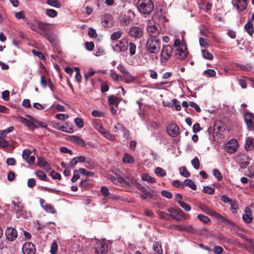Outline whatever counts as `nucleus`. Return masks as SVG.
Returning a JSON list of instances; mask_svg holds the SVG:
<instances>
[{
    "label": "nucleus",
    "instance_id": "nucleus-42",
    "mask_svg": "<svg viewBox=\"0 0 254 254\" xmlns=\"http://www.w3.org/2000/svg\"><path fill=\"white\" fill-rule=\"evenodd\" d=\"M46 35H45L43 37L46 38L51 43H53L56 41V36L54 34L52 33L51 31Z\"/></svg>",
    "mask_w": 254,
    "mask_h": 254
},
{
    "label": "nucleus",
    "instance_id": "nucleus-25",
    "mask_svg": "<svg viewBox=\"0 0 254 254\" xmlns=\"http://www.w3.org/2000/svg\"><path fill=\"white\" fill-rule=\"evenodd\" d=\"M254 148V138L248 137L246 140L245 148L246 150H252Z\"/></svg>",
    "mask_w": 254,
    "mask_h": 254
},
{
    "label": "nucleus",
    "instance_id": "nucleus-1",
    "mask_svg": "<svg viewBox=\"0 0 254 254\" xmlns=\"http://www.w3.org/2000/svg\"><path fill=\"white\" fill-rule=\"evenodd\" d=\"M174 46L177 48L175 54L176 58L181 60L185 59L188 56V52L184 40L181 41L179 38L176 39L174 43Z\"/></svg>",
    "mask_w": 254,
    "mask_h": 254
},
{
    "label": "nucleus",
    "instance_id": "nucleus-21",
    "mask_svg": "<svg viewBox=\"0 0 254 254\" xmlns=\"http://www.w3.org/2000/svg\"><path fill=\"white\" fill-rule=\"evenodd\" d=\"M243 220L247 223L252 222L253 216L250 209L247 208L245 209V214L243 215Z\"/></svg>",
    "mask_w": 254,
    "mask_h": 254
},
{
    "label": "nucleus",
    "instance_id": "nucleus-64",
    "mask_svg": "<svg viewBox=\"0 0 254 254\" xmlns=\"http://www.w3.org/2000/svg\"><path fill=\"white\" fill-rule=\"evenodd\" d=\"M31 153V151L29 149H25L22 152V158L25 161L29 158Z\"/></svg>",
    "mask_w": 254,
    "mask_h": 254
},
{
    "label": "nucleus",
    "instance_id": "nucleus-43",
    "mask_svg": "<svg viewBox=\"0 0 254 254\" xmlns=\"http://www.w3.org/2000/svg\"><path fill=\"white\" fill-rule=\"evenodd\" d=\"M197 218L201 222H202V223H203L204 224H207V223H209L210 221L209 217H208L207 216H206L203 214H198L197 216Z\"/></svg>",
    "mask_w": 254,
    "mask_h": 254
},
{
    "label": "nucleus",
    "instance_id": "nucleus-6",
    "mask_svg": "<svg viewBox=\"0 0 254 254\" xmlns=\"http://www.w3.org/2000/svg\"><path fill=\"white\" fill-rule=\"evenodd\" d=\"M112 47L115 52H124L127 49L128 42L126 39H122L119 41L113 42Z\"/></svg>",
    "mask_w": 254,
    "mask_h": 254
},
{
    "label": "nucleus",
    "instance_id": "nucleus-40",
    "mask_svg": "<svg viewBox=\"0 0 254 254\" xmlns=\"http://www.w3.org/2000/svg\"><path fill=\"white\" fill-rule=\"evenodd\" d=\"M14 129L13 127H9L6 128L4 130H0V136L4 138L6 135L11 132H12Z\"/></svg>",
    "mask_w": 254,
    "mask_h": 254
},
{
    "label": "nucleus",
    "instance_id": "nucleus-7",
    "mask_svg": "<svg viewBox=\"0 0 254 254\" xmlns=\"http://www.w3.org/2000/svg\"><path fill=\"white\" fill-rule=\"evenodd\" d=\"M173 48L169 45L164 46L160 54V61L161 63H166L171 58L173 54Z\"/></svg>",
    "mask_w": 254,
    "mask_h": 254
},
{
    "label": "nucleus",
    "instance_id": "nucleus-48",
    "mask_svg": "<svg viewBox=\"0 0 254 254\" xmlns=\"http://www.w3.org/2000/svg\"><path fill=\"white\" fill-rule=\"evenodd\" d=\"M179 171L180 174L185 177L188 178L190 176V174L188 172L186 168L184 166L181 167Z\"/></svg>",
    "mask_w": 254,
    "mask_h": 254
},
{
    "label": "nucleus",
    "instance_id": "nucleus-19",
    "mask_svg": "<svg viewBox=\"0 0 254 254\" xmlns=\"http://www.w3.org/2000/svg\"><path fill=\"white\" fill-rule=\"evenodd\" d=\"M176 230H180L188 233H193L194 232V230L191 225H177L175 226Z\"/></svg>",
    "mask_w": 254,
    "mask_h": 254
},
{
    "label": "nucleus",
    "instance_id": "nucleus-55",
    "mask_svg": "<svg viewBox=\"0 0 254 254\" xmlns=\"http://www.w3.org/2000/svg\"><path fill=\"white\" fill-rule=\"evenodd\" d=\"M103 135L106 137V138L111 140L113 141L115 140V136L114 135L111 134L110 132L106 130L105 132H103Z\"/></svg>",
    "mask_w": 254,
    "mask_h": 254
},
{
    "label": "nucleus",
    "instance_id": "nucleus-29",
    "mask_svg": "<svg viewBox=\"0 0 254 254\" xmlns=\"http://www.w3.org/2000/svg\"><path fill=\"white\" fill-rule=\"evenodd\" d=\"M141 179L149 183H154L156 182V180L149 176L148 174H142L141 175Z\"/></svg>",
    "mask_w": 254,
    "mask_h": 254
},
{
    "label": "nucleus",
    "instance_id": "nucleus-47",
    "mask_svg": "<svg viewBox=\"0 0 254 254\" xmlns=\"http://www.w3.org/2000/svg\"><path fill=\"white\" fill-rule=\"evenodd\" d=\"M213 175L218 180L221 181L223 179V176L221 172L218 169H214L212 171Z\"/></svg>",
    "mask_w": 254,
    "mask_h": 254
},
{
    "label": "nucleus",
    "instance_id": "nucleus-32",
    "mask_svg": "<svg viewBox=\"0 0 254 254\" xmlns=\"http://www.w3.org/2000/svg\"><path fill=\"white\" fill-rule=\"evenodd\" d=\"M22 123L26 126H27L30 129L32 130H33L36 126L34 123V120H33V122H32L26 119H24L22 121Z\"/></svg>",
    "mask_w": 254,
    "mask_h": 254
},
{
    "label": "nucleus",
    "instance_id": "nucleus-54",
    "mask_svg": "<svg viewBox=\"0 0 254 254\" xmlns=\"http://www.w3.org/2000/svg\"><path fill=\"white\" fill-rule=\"evenodd\" d=\"M9 145V142L4 138L0 136V147L7 148Z\"/></svg>",
    "mask_w": 254,
    "mask_h": 254
},
{
    "label": "nucleus",
    "instance_id": "nucleus-27",
    "mask_svg": "<svg viewBox=\"0 0 254 254\" xmlns=\"http://www.w3.org/2000/svg\"><path fill=\"white\" fill-rule=\"evenodd\" d=\"M35 175L41 181L48 182L49 181L47 175L42 171H37Z\"/></svg>",
    "mask_w": 254,
    "mask_h": 254
},
{
    "label": "nucleus",
    "instance_id": "nucleus-50",
    "mask_svg": "<svg viewBox=\"0 0 254 254\" xmlns=\"http://www.w3.org/2000/svg\"><path fill=\"white\" fill-rule=\"evenodd\" d=\"M46 13L48 16L52 18L56 17L58 15V12L53 9H47Z\"/></svg>",
    "mask_w": 254,
    "mask_h": 254
},
{
    "label": "nucleus",
    "instance_id": "nucleus-46",
    "mask_svg": "<svg viewBox=\"0 0 254 254\" xmlns=\"http://www.w3.org/2000/svg\"><path fill=\"white\" fill-rule=\"evenodd\" d=\"M42 207L45 209V210L48 213L54 214L56 212L55 209L52 205L48 204L46 205H42Z\"/></svg>",
    "mask_w": 254,
    "mask_h": 254
},
{
    "label": "nucleus",
    "instance_id": "nucleus-23",
    "mask_svg": "<svg viewBox=\"0 0 254 254\" xmlns=\"http://www.w3.org/2000/svg\"><path fill=\"white\" fill-rule=\"evenodd\" d=\"M70 139L72 142L76 143L81 146H85L84 141L80 136L72 135L70 136Z\"/></svg>",
    "mask_w": 254,
    "mask_h": 254
},
{
    "label": "nucleus",
    "instance_id": "nucleus-28",
    "mask_svg": "<svg viewBox=\"0 0 254 254\" xmlns=\"http://www.w3.org/2000/svg\"><path fill=\"white\" fill-rule=\"evenodd\" d=\"M123 161L125 163L131 164L134 162V159L132 155L126 153L124 154Z\"/></svg>",
    "mask_w": 254,
    "mask_h": 254
},
{
    "label": "nucleus",
    "instance_id": "nucleus-31",
    "mask_svg": "<svg viewBox=\"0 0 254 254\" xmlns=\"http://www.w3.org/2000/svg\"><path fill=\"white\" fill-rule=\"evenodd\" d=\"M108 101L109 104V105L113 106L114 105L117 106L120 102V101L118 99V98L114 95L110 96L108 98Z\"/></svg>",
    "mask_w": 254,
    "mask_h": 254
},
{
    "label": "nucleus",
    "instance_id": "nucleus-5",
    "mask_svg": "<svg viewBox=\"0 0 254 254\" xmlns=\"http://www.w3.org/2000/svg\"><path fill=\"white\" fill-rule=\"evenodd\" d=\"M168 212L172 218L178 221H183L188 219L187 214L180 208L173 209L171 208L168 209Z\"/></svg>",
    "mask_w": 254,
    "mask_h": 254
},
{
    "label": "nucleus",
    "instance_id": "nucleus-24",
    "mask_svg": "<svg viewBox=\"0 0 254 254\" xmlns=\"http://www.w3.org/2000/svg\"><path fill=\"white\" fill-rule=\"evenodd\" d=\"M245 30L251 36L254 33V27L251 20H249L244 26Z\"/></svg>",
    "mask_w": 254,
    "mask_h": 254
},
{
    "label": "nucleus",
    "instance_id": "nucleus-49",
    "mask_svg": "<svg viewBox=\"0 0 254 254\" xmlns=\"http://www.w3.org/2000/svg\"><path fill=\"white\" fill-rule=\"evenodd\" d=\"M178 203L185 211H190L191 210V207L189 204L182 200H178Z\"/></svg>",
    "mask_w": 254,
    "mask_h": 254
},
{
    "label": "nucleus",
    "instance_id": "nucleus-18",
    "mask_svg": "<svg viewBox=\"0 0 254 254\" xmlns=\"http://www.w3.org/2000/svg\"><path fill=\"white\" fill-rule=\"evenodd\" d=\"M141 191L143 193L141 197L143 199H144L147 198L148 197L154 198L156 196V193L153 190H150L148 191L145 189L144 188H142L141 190Z\"/></svg>",
    "mask_w": 254,
    "mask_h": 254
},
{
    "label": "nucleus",
    "instance_id": "nucleus-17",
    "mask_svg": "<svg viewBox=\"0 0 254 254\" xmlns=\"http://www.w3.org/2000/svg\"><path fill=\"white\" fill-rule=\"evenodd\" d=\"M108 250V245L104 242H98L96 244V253L97 254H105Z\"/></svg>",
    "mask_w": 254,
    "mask_h": 254
},
{
    "label": "nucleus",
    "instance_id": "nucleus-60",
    "mask_svg": "<svg viewBox=\"0 0 254 254\" xmlns=\"http://www.w3.org/2000/svg\"><path fill=\"white\" fill-rule=\"evenodd\" d=\"M74 123L76 126L79 128H82L84 126V122L82 120L79 118H76L74 119Z\"/></svg>",
    "mask_w": 254,
    "mask_h": 254
},
{
    "label": "nucleus",
    "instance_id": "nucleus-37",
    "mask_svg": "<svg viewBox=\"0 0 254 254\" xmlns=\"http://www.w3.org/2000/svg\"><path fill=\"white\" fill-rule=\"evenodd\" d=\"M231 210L234 213H237L238 209V202L236 200H233L230 203Z\"/></svg>",
    "mask_w": 254,
    "mask_h": 254
},
{
    "label": "nucleus",
    "instance_id": "nucleus-16",
    "mask_svg": "<svg viewBox=\"0 0 254 254\" xmlns=\"http://www.w3.org/2000/svg\"><path fill=\"white\" fill-rule=\"evenodd\" d=\"M143 30L139 27L134 26L131 27L129 31V35L133 38H138L143 35Z\"/></svg>",
    "mask_w": 254,
    "mask_h": 254
},
{
    "label": "nucleus",
    "instance_id": "nucleus-56",
    "mask_svg": "<svg viewBox=\"0 0 254 254\" xmlns=\"http://www.w3.org/2000/svg\"><path fill=\"white\" fill-rule=\"evenodd\" d=\"M191 164L196 169H198L200 166L199 161L197 157H194L191 161Z\"/></svg>",
    "mask_w": 254,
    "mask_h": 254
},
{
    "label": "nucleus",
    "instance_id": "nucleus-14",
    "mask_svg": "<svg viewBox=\"0 0 254 254\" xmlns=\"http://www.w3.org/2000/svg\"><path fill=\"white\" fill-rule=\"evenodd\" d=\"M244 120L248 129L250 130L254 129V116L251 113H247L244 115Z\"/></svg>",
    "mask_w": 254,
    "mask_h": 254
},
{
    "label": "nucleus",
    "instance_id": "nucleus-12",
    "mask_svg": "<svg viewBox=\"0 0 254 254\" xmlns=\"http://www.w3.org/2000/svg\"><path fill=\"white\" fill-rule=\"evenodd\" d=\"M5 235L8 241L13 242L17 238L18 234L16 229L9 227L6 229Z\"/></svg>",
    "mask_w": 254,
    "mask_h": 254
},
{
    "label": "nucleus",
    "instance_id": "nucleus-34",
    "mask_svg": "<svg viewBox=\"0 0 254 254\" xmlns=\"http://www.w3.org/2000/svg\"><path fill=\"white\" fill-rule=\"evenodd\" d=\"M184 185L185 186L190 187L192 190H196L197 187H196V185L190 179H186L184 181Z\"/></svg>",
    "mask_w": 254,
    "mask_h": 254
},
{
    "label": "nucleus",
    "instance_id": "nucleus-53",
    "mask_svg": "<svg viewBox=\"0 0 254 254\" xmlns=\"http://www.w3.org/2000/svg\"><path fill=\"white\" fill-rule=\"evenodd\" d=\"M15 17L16 19H24L25 18V12L24 11H20L14 13Z\"/></svg>",
    "mask_w": 254,
    "mask_h": 254
},
{
    "label": "nucleus",
    "instance_id": "nucleus-22",
    "mask_svg": "<svg viewBox=\"0 0 254 254\" xmlns=\"http://www.w3.org/2000/svg\"><path fill=\"white\" fill-rule=\"evenodd\" d=\"M131 21V17L128 14H124L120 18V22L123 26H127L130 24Z\"/></svg>",
    "mask_w": 254,
    "mask_h": 254
},
{
    "label": "nucleus",
    "instance_id": "nucleus-62",
    "mask_svg": "<svg viewBox=\"0 0 254 254\" xmlns=\"http://www.w3.org/2000/svg\"><path fill=\"white\" fill-rule=\"evenodd\" d=\"M85 47L87 50L91 51L94 48V44L93 42H87L85 43Z\"/></svg>",
    "mask_w": 254,
    "mask_h": 254
},
{
    "label": "nucleus",
    "instance_id": "nucleus-44",
    "mask_svg": "<svg viewBox=\"0 0 254 254\" xmlns=\"http://www.w3.org/2000/svg\"><path fill=\"white\" fill-rule=\"evenodd\" d=\"M203 58L205 59L211 60L213 58V55L207 50H202Z\"/></svg>",
    "mask_w": 254,
    "mask_h": 254
},
{
    "label": "nucleus",
    "instance_id": "nucleus-33",
    "mask_svg": "<svg viewBox=\"0 0 254 254\" xmlns=\"http://www.w3.org/2000/svg\"><path fill=\"white\" fill-rule=\"evenodd\" d=\"M153 249L154 251L153 254H162L163 253V251L161 246L158 242H156L154 243Z\"/></svg>",
    "mask_w": 254,
    "mask_h": 254
},
{
    "label": "nucleus",
    "instance_id": "nucleus-3",
    "mask_svg": "<svg viewBox=\"0 0 254 254\" xmlns=\"http://www.w3.org/2000/svg\"><path fill=\"white\" fill-rule=\"evenodd\" d=\"M146 48L151 53H158L161 48V42L156 38H149L146 43Z\"/></svg>",
    "mask_w": 254,
    "mask_h": 254
},
{
    "label": "nucleus",
    "instance_id": "nucleus-61",
    "mask_svg": "<svg viewBox=\"0 0 254 254\" xmlns=\"http://www.w3.org/2000/svg\"><path fill=\"white\" fill-rule=\"evenodd\" d=\"M74 69L75 71H76L75 78L78 82H80L81 81V78H82V76H81V75L80 72V69L78 67H75L74 68Z\"/></svg>",
    "mask_w": 254,
    "mask_h": 254
},
{
    "label": "nucleus",
    "instance_id": "nucleus-57",
    "mask_svg": "<svg viewBox=\"0 0 254 254\" xmlns=\"http://www.w3.org/2000/svg\"><path fill=\"white\" fill-rule=\"evenodd\" d=\"M88 34L92 38H96L97 37V34L95 29L91 27L89 29Z\"/></svg>",
    "mask_w": 254,
    "mask_h": 254
},
{
    "label": "nucleus",
    "instance_id": "nucleus-38",
    "mask_svg": "<svg viewBox=\"0 0 254 254\" xmlns=\"http://www.w3.org/2000/svg\"><path fill=\"white\" fill-rule=\"evenodd\" d=\"M47 3L56 8H60L61 6V3L58 0H47Z\"/></svg>",
    "mask_w": 254,
    "mask_h": 254
},
{
    "label": "nucleus",
    "instance_id": "nucleus-26",
    "mask_svg": "<svg viewBox=\"0 0 254 254\" xmlns=\"http://www.w3.org/2000/svg\"><path fill=\"white\" fill-rule=\"evenodd\" d=\"M123 75V80H124L126 83H129L135 80V77L132 76L127 70Z\"/></svg>",
    "mask_w": 254,
    "mask_h": 254
},
{
    "label": "nucleus",
    "instance_id": "nucleus-45",
    "mask_svg": "<svg viewBox=\"0 0 254 254\" xmlns=\"http://www.w3.org/2000/svg\"><path fill=\"white\" fill-rule=\"evenodd\" d=\"M122 35V32L121 31H118L114 32L111 36V39L113 41H116L120 38Z\"/></svg>",
    "mask_w": 254,
    "mask_h": 254
},
{
    "label": "nucleus",
    "instance_id": "nucleus-13",
    "mask_svg": "<svg viewBox=\"0 0 254 254\" xmlns=\"http://www.w3.org/2000/svg\"><path fill=\"white\" fill-rule=\"evenodd\" d=\"M23 254H35L36 248L35 245L31 242L25 243L22 247Z\"/></svg>",
    "mask_w": 254,
    "mask_h": 254
},
{
    "label": "nucleus",
    "instance_id": "nucleus-41",
    "mask_svg": "<svg viewBox=\"0 0 254 254\" xmlns=\"http://www.w3.org/2000/svg\"><path fill=\"white\" fill-rule=\"evenodd\" d=\"M93 126L94 128L99 131L102 135L103 134V132H105L107 130L98 122H95Z\"/></svg>",
    "mask_w": 254,
    "mask_h": 254
},
{
    "label": "nucleus",
    "instance_id": "nucleus-20",
    "mask_svg": "<svg viewBox=\"0 0 254 254\" xmlns=\"http://www.w3.org/2000/svg\"><path fill=\"white\" fill-rule=\"evenodd\" d=\"M58 128L67 133H72L74 131L72 124H70L69 123H65L64 125L59 126Z\"/></svg>",
    "mask_w": 254,
    "mask_h": 254
},
{
    "label": "nucleus",
    "instance_id": "nucleus-30",
    "mask_svg": "<svg viewBox=\"0 0 254 254\" xmlns=\"http://www.w3.org/2000/svg\"><path fill=\"white\" fill-rule=\"evenodd\" d=\"M155 174L159 177H163L166 175V171L161 167H157L154 170Z\"/></svg>",
    "mask_w": 254,
    "mask_h": 254
},
{
    "label": "nucleus",
    "instance_id": "nucleus-4",
    "mask_svg": "<svg viewBox=\"0 0 254 254\" xmlns=\"http://www.w3.org/2000/svg\"><path fill=\"white\" fill-rule=\"evenodd\" d=\"M108 178L115 185L129 187L132 185V182L128 178H123V177H116L112 175H109Z\"/></svg>",
    "mask_w": 254,
    "mask_h": 254
},
{
    "label": "nucleus",
    "instance_id": "nucleus-52",
    "mask_svg": "<svg viewBox=\"0 0 254 254\" xmlns=\"http://www.w3.org/2000/svg\"><path fill=\"white\" fill-rule=\"evenodd\" d=\"M203 191L208 194H213L215 192V190L212 187L206 186L203 188Z\"/></svg>",
    "mask_w": 254,
    "mask_h": 254
},
{
    "label": "nucleus",
    "instance_id": "nucleus-8",
    "mask_svg": "<svg viewBox=\"0 0 254 254\" xmlns=\"http://www.w3.org/2000/svg\"><path fill=\"white\" fill-rule=\"evenodd\" d=\"M147 31L151 38H155L159 34L160 27L158 24L153 21H148L147 25Z\"/></svg>",
    "mask_w": 254,
    "mask_h": 254
},
{
    "label": "nucleus",
    "instance_id": "nucleus-2",
    "mask_svg": "<svg viewBox=\"0 0 254 254\" xmlns=\"http://www.w3.org/2000/svg\"><path fill=\"white\" fill-rule=\"evenodd\" d=\"M137 8L140 13H150L154 8V5L151 0H138Z\"/></svg>",
    "mask_w": 254,
    "mask_h": 254
},
{
    "label": "nucleus",
    "instance_id": "nucleus-9",
    "mask_svg": "<svg viewBox=\"0 0 254 254\" xmlns=\"http://www.w3.org/2000/svg\"><path fill=\"white\" fill-rule=\"evenodd\" d=\"M37 27L40 31L39 33L43 37L46 35L48 32L51 31V24L44 23L41 21H36Z\"/></svg>",
    "mask_w": 254,
    "mask_h": 254
},
{
    "label": "nucleus",
    "instance_id": "nucleus-11",
    "mask_svg": "<svg viewBox=\"0 0 254 254\" xmlns=\"http://www.w3.org/2000/svg\"><path fill=\"white\" fill-rule=\"evenodd\" d=\"M238 147V143L237 141L234 139L229 140L225 145L226 150L230 153L235 152L237 150Z\"/></svg>",
    "mask_w": 254,
    "mask_h": 254
},
{
    "label": "nucleus",
    "instance_id": "nucleus-58",
    "mask_svg": "<svg viewBox=\"0 0 254 254\" xmlns=\"http://www.w3.org/2000/svg\"><path fill=\"white\" fill-rule=\"evenodd\" d=\"M38 164L40 167H44L46 166V165L48 164V163L44 158L42 157H39L38 158Z\"/></svg>",
    "mask_w": 254,
    "mask_h": 254
},
{
    "label": "nucleus",
    "instance_id": "nucleus-36",
    "mask_svg": "<svg viewBox=\"0 0 254 254\" xmlns=\"http://www.w3.org/2000/svg\"><path fill=\"white\" fill-rule=\"evenodd\" d=\"M214 217L216 218L220 222L226 223L227 224L230 223V221L229 220L225 218L224 217L217 212L215 214Z\"/></svg>",
    "mask_w": 254,
    "mask_h": 254
},
{
    "label": "nucleus",
    "instance_id": "nucleus-51",
    "mask_svg": "<svg viewBox=\"0 0 254 254\" xmlns=\"http://www.w3.org/2000/svg\"><path fill=\"white\" fill-rule=\"evenodd\" d=\"M80 174L81 173L79 169L75 170L73 172V176L71 179V182L73 183L75 182L79 178Z\"/></svg>",
    "mask_w": 254,
    "mask_h": 254
},
{
    "label": "nucleus",
    "instance_id": "nucleus-15",
    "mask_svg": "<svg viewBox=\"0 0 254 254\" xmlns=\"http://www.w3.org/2000/svg\"><path fill=\"white\" fill-rule=\"evenodd\" d=\"M168 133L172 137H176L180 133L179 127L175 124L169 125L167 127Z\"/></svg>",
    "mask_w": 254,
    "mask_h": 254
},
{
    "label": "nucleus",
    "instance_id": "nucleus-59",
    "mask_svg": "<svg viewBox=\"0 0 254 254\" xmlns=\"http://www.w3.org/2000/svg\"><path fill=\"white\" fill-rule=\"evenodd\" d=\"M129 53L130 55H133L136 52V46L132 42L129 44Z\"/></svg>",
    "mask_w": 254,
    "mask_h": 254
},
{
    "label": "nucleus",
    "instance_id": "nucleus-10",
    "mask_svg": "<svg viewBox=\"0 0 254 254\" xmlns=\"http://www.w3.org/2000/svg\"><path fill=\"white\" fill-rule=\"evenodd\" d=\"M13 204L14 206V210L16 213V217L17 218H25L27 216V213L22 204L19 202H15L13 201Z\"/></svg>",
    "mask_w": 254,
    "mask_h": 254
},
{
    "label": "nucleus",
    "instance_id": "nucleus-63",
    "mask_svg": "<svg viewBox=\"0 0 254 254\" xmlns=\"http://www.w3.org/2000/svg\"><path fill=\"white\" fill-rule=\"evenodd\" d=\"M50 175L53 179H57L60 180L62 179L61 174L54 171H52L51 172Z\"/></svg>",
    "mask_w": 254,
    "mask_h": 254
},
{
    "label": "nucleus",
    "instance_id": "nucleus-35",
    "mask_svg": "<svg viewBox=\"0 0 254 254\" xmlns=\"http://www.w3.org/2000/svg\"><path fill=\"white\" fill-rule=\"evenodd\" d=\"M110 76L113 80L115 82L123 80V76L116 73L113 70H111Z\"/></svg>",
    "mask_w": 254,
    "mask_h": 254
},
{
    "label": "nucleus",
    "instance_id": "nucleus-39",
    "mask_svg": "<svg viewBox=\"0 0 254 254\" xmlns=\"http://www.w3.org/2000/svg\"><path fill=\"white\" fill-rule=\"evenodd\" d=\"M201 209L206 214L212 216H214L216 212V211H214V210L211 209L210 208L206 206H203L201 207Z\"/></svg>",
    "mask_w": 254,
    "mask_h": 254
}]
</instances>
